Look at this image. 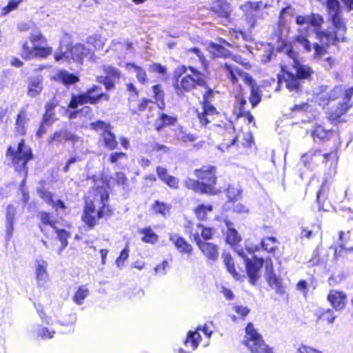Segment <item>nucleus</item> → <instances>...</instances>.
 <instances>
[{"mask_svg": "<svg viewBox=\"0 0 353 353\" xmlns=\"http://www.w3.org/2000/svg\"><path fill=\"white\" fill-rule=\"evenodd\" d=\"M224 68L228 72V79L233 83H236L238 81L237 75H242L244 82L248 85L250 88H252V86H256L252 76L248 73H243L238 68L228 63H225Z\"/></svg>", "mask_w": 353, "mask_h": 353, "instance_id": "14", "label": "nucleus"}, {"mask_svg": "<svg viewBox=\"0 0 353 353\" xmlns=\"http://www.w3.org/2000/svg\"><path fill=\"white\" fill-rule=\"evenodd\" d=\"M169 263L166 260H164L160 264L156 265L154 268V274L158 276H163L167 274L169 269Z\"/></svg>", "mask_w": 353, "mask_h": 353, "instance_id": "50", "label": "nucleus"}, {"mask_svg": "<svg viewBox=\"0 0 353 353\" xmlns=\"http://www.w3.org/2000/svg\"><path fill=\"white\" fill-rule=\"evenodd\" d=\"M188 70L190 74H187L190 76L192 81H194L196 86L207 88L206 77L204 73L199 71L192 66H189Z\"/></svg>", "mask_w": 353, "mask_h": 353, "instance_id": "30", "label": "nucleus"}, {"mask_svg": "<svg viewBox=\"0 0 353 353\" xmlns=\"http://www.w3.org/2000/svg\"><path fill=\"white\" fill-rule=\"evenodd\" d=\"M48 263L42 259L36 260L35 274L37 277V285L38 287H44L49 280L47 272Z\"/></svg>", "mask_w": 353, "mask_h": 353, "instance_id": "17", "label": "nucleus"}, {"mask_svg": "<svg viewBox=\"0 0 353 353\" xmlns=\"http://www.w3.org/2000/svg\"><path fill=\"white\" fill-rule=\"evenodd\" d=\"M319 319L322 321H327L328 323H332L336 319V316L334 315L333 312L330 310H323L319 315Z\"/></svg>", "mask_w": 353, "mask_h": 353, "instance_id": "53", "label": "nucleus"}, {"mask_svg": "<svg viewBox=\"0 0 353 353\" xmlns=\"http://www.w3.org/2000/svg\"><path fill=\"white\" fill-rule=\"evenodd\" d=\"M194 174L199 180L188 179L185 181L186 187L196 192L214 194V185L216 181L215 167L203 166L199 170H196Z\"/></svg>", "mask_w": 353, "mask_h": 353, "instance_id": "4", "label": "nucleus"}, {"mask_svg": "<svg viewBox=\"0 0 353 353\" xmlns=\"http://www.w3.org/2000/svg\"><path fill=\"white\" fill-rule=\"evenodd\" d=\"M43 90V77L35 76L30 77L28 83V95L34 98L38 96Z\"/></svg>", "mask_w": 353, "mask_h": 353, "instance_id": "21", "label": "nucleus"}, {"mask_svg": "<svg viewBox=\"0 0 353 353\" xmlns=\"http://www.w3.org/2000/svg\"><path fill=\"white\" fill-rule=\"evenodd\" d=\"M89 290L88 288L85 285H82L79 288L78 290L76 292L73 301L77 305H81L84 301V299L88 296Z\"/></svg>", "mask_w": 353, "mask_h": 353, "instance_id": "41", "label": "nucleus"}, {"mask_svg": "<svg viewBox=\"0 0 353 353\" xmlns=\"http://www.w3.org/2000/svg\"><path fill=\"white\" fill-rule=\"evenodd\" d=\"M30 41L32 46H29L27 42L23 45L21 55L24 59L45 58L52 53V48L43 46L46 43V39L39 30L32 31Z\"/></svg>", "mask_w": 353, "mask_h": 353, "instance_id": "6", "label": "nucleus"}, {"mask_svg": "<svg viewBox=\"0 0 353 353\" xmlns=\"http://www.w3.org/2000/svg\"><path fill=\"white\" fill-rule=\"evenodd\" d=\"M344 4L349 8L353 9V0H341ZM327 9L329 15L331 17L332 22H340L339 3L337 0H327Z\"/></svg>", "mask_w": 353, "mask_h": 353, "instance_id": "16", "label": "nucleus"}, {"mask_svg": "<svg viewBox=\"0 0 353 353\" xmlns=\"http://www.w3.org/2000/svg\"><path fill=\"white\" fill-rule=\"evenodd\" d=\"M325 199H326L325 190L324 186L322 185L321 189L316 193V201H317V203L319 205V209L320 210H325V209L323 208V205H321V201H323L324 202Z\"/></svg>", "mask_w": 353, "mask_h": 353, "instance_id": "59", "label": "nucleus"}, {"mask_svg": "<svg viewBox=\"0 0 353 353\" xmlns=\"http://www.w3.org/2000/svg\"><path fill=\"white\" fill-rule=\"evenodd\" d=\"M92 128L95 130H101L103 132L110 130V124L103 121H97L91 123Z\"/></svg>", "mask_w": 353, "mask_h": 353, "instance_id": "57", "label": "nucleus"}, {"mask_svg": "<svg viewBox=\"0 0 353 353\" xmlns=\"http://www.w3.org/2000/svg\"><path fill=\"white\" fill-rule=\"evenodd\" d=\"M97 80L99 83H103L105 85L107 90H110L114 86L113 79H110L109 77L101 76L98 77Z\"/></svg>", "mask_w": 353, "mask_h": 353, "instance_id": "61", "label": "nucleus"}, {"mask_svg": "<svg viewBox=\"0 0 353 353\" xmlns=\"http://www.w3.org/2000/svg\"><path fill=\"white\" fill-rule=\"evenodd\" d=\"M87 43L93 46L97 50L103 47L104 44L103 39L100 35H94L87 39Z\"/></svg>", "mask_w": 353, "mask_h": 353, "instance_id": "47", "label": "nucleus"}, {"mask_svg": "<svg viewBox=\"0 0 353 353\" xmlns=\"http://www.w3.org/2000/svg\"><path fill=\"white\" fill-rule=\"evenodd\" d=\"M28 121L29 119L26 111L24 109L21 110L15 123V129L19 134L23 135L26 134Z\"/></svg>", "mask_w": 353, "mask_h": 353, "instance_id": "29", "label": "nucleus"}, {"mask_svg": "<svg viewBox=\"0 0 353 353\" xmlns=\"http://www.w3.org/2000/svg\"><path fill=\"white\" fill-rule=\"evenodd\" d=\"M64 140L71 141L74 143L79 140V137L71 133L68 130L62 129L55 132L53 135L48 139V143H52L54 141L61 143Z\"/></svg>", "mask_w": 353, "mask_h": 353, "instance_id": "24", "label": "nucleus"}, {"mask_svg": "<svg viewBox=\"0 0 353 353\" xmlns=\"http://www.w3.org/2000/svg\"><path fill=\"white\" fill-rule=\"evenodd\" d=\"M139 233L143 235L141 240L144 243L154 244L158 241V235L150 228L141 229L139 230Z\"/></svg>", "mask_w": 353, "mask_h": 353, "instance_id": "37", "label": "nucleus"}, {"mask_svg": "<svg viewBox=\"0 0 353 353\" xmlns=\"http://www.w3.org/2000/svg\"><path fill=\"white\" fill-rule=\"evenodd\" d=\"M226 225L228 228L226 241L228 243L234 245L240 241L241 237L239 235L238 232L232 227V223L227 221Z\"/></svg>", "mask_w": 353, "mask_h": 353, "instance_id": "35", "label": "nucleus"}, {"mask_svg": "<svg viewBox=\"0 0 353 353\" xmlns=\"http://www.w3.org/2000/svg\"><path fill=\"white\" fill-rule=\"evenodd\" d=\"M223 258L224 264L227 268L228 271L233 276L234 279H239L240 276L235 270L234 261L231 255L228 254H223Z\"/></svg>", "mask_w": 353, "mask_h": 353, "instance_id": "39", "label": "nucleus"}, {"mask_svg": "<svg viewBox=\"0 0 353 353\" xmlns=\"http://www.w3.org/2000/svg\"><path fill=\"white\" fill-rule=\"evenodd\" d=\"M212 9L223 17H228L231 11L230 3L227 0H213Z\"/></svg>", "mask_w": 353, "mask_h": 353, "instance_id": "27", "label": "nucleus"}, {"mask_svg": "<svg viewBox=\"0 0 353 353\" xmlns=\"http://www.w3.org/2000/svg\"><path fill=\"white\" fill-rule=\"evenodd\" d=\"M331 131L327 130L321 125H315L312 130V137L315 142L325 141Z\"/></svg>", "mask_w": 353, "mask_h": 353, "instance_id": "33", "label": "nucleus"}, {"mask_svg": "<svg viewBox=\"0 0 353 353\" xmlns=\"http://www.w3.org/2000/svg\"><path fill=\"white\" fill-rule=\"evenodd\" d=\"M37 335L43 339H51L53 337L54 332H50L48 328L39 327L37 331Z\"/></svg>", "mask_w": 353, "mask_h": 353, "instance_id": "58", "label": "nucleus"}, {"mask_svg": "<svg viewBox=\"0 0 353 353\" xmlns=\"http://www.w3.org/2000/svg\"><path fill=\"white\" fill-rule=\"evenodd\" d=\"M328 96L329 87L325 85H320L316 92V100L319 105H321L323 108L331 101L330 99H328Z\"/></svg>", "mask_w": 353, "mask_h": 353, "instance_id": "34", "label": "nucleus"}, {"mask_svg": "<svg viewBox=\"0 0 353 353\" xmlns=\"http://www.w3.org/2000/svg\"><path fill=\"white\" fill-rule=\"evenodd\" d=\"M38 192L40 197L43 199L48 204H52V201H54L52 199V192L47 191L44 189L39 190Z\"/></svg>", "mask_w": 353, "mask_h": 353, "instance_id": "62", "label": "nucleus"}, {"mask_svg": "<svg viewBox=\"0 0 353 353\" xmlns=\"http://www.w3.org/2000/svg\"><path fill=\"white\" fill-rule=\"evenodd\" d=\"M153 209L156 213H159L164 216L170 212V207L166 203L159 201H155Z\"/></svg>", "mask_w": 353, "mask_h": 353, "instance_id": "45", "label": "nucleus"}, {"mask_svg": "<svg viewBox=\"0 0 353 353\" xmlns=\"http://www.w3.org/2000/svg\"><path fill=\"white\" fill-rule=\"evenodd\" d=\"M20 0H10L8 5L1 9L0 14L6 15L10 11L15 10L17 8L18 5L20 3Z\"/></svg>", "mask_w": 353, "mask_h": 353, "instance_id": "55", "label": "nucleus"}, {"mask_svg": "<svg viewBox=\"0 0 353 353\" xmlns=\"http://www.w3.org/2000/svg\"><path fill=\"white\" fill-rule=\"evenodd\" d=\"M70 38L65 37L60 41L58 50L54 53V59L57 61L65 59L66 61L72 59L77 62H81L85 57L89 59H92L94 52L91 49H87L83 44H76L70 47Z\"/></svg>", "mask_w": 353, "mask_h": 353, "instance_id": "5", "label": "nucleus"}, {"mask_svg": "<svg viewBox=\"0 0 353 353\" xmlns=\"http://www.w3.org/2000/svg\"><path fill=\"white\" fill-rule=\"evenodd\" d=\"M350 237V232L348 231L347 232H339V246L341 250H345V244L347 243L348 240Z\"/></svg>", "mask_w": 353, "mask_h": 353, "instance_id": "56", "label": "nucleus"}, {"mask_svg": "<svg viewBox=\"0 0 353 353\" xmlns=\"http://www.w3.org/2000/svg\"><path fill=\"white\" fill-rule=\"evenodd\" d=\"M297 353H323V352L316 349L313 348L312 347L302 344L297 348Z\"/></svg>", "mask_w": 353, "mask_h": 353, "instance_id": "64", "label": "nucleus"}, {"mask_svg": "<svg viewBox=\"0 0 353 353\" xmlns=\"http://www.w3.org/2000/svg\"><path fill=\"white\" fill-rule=\"evenodd\" d=\"M194 81H192L190 75H185L175 85V92L179 97L182 96L183 92H189L195 88Z\"/></svg>", "mask_w": 353, "mask_h": 353, "instance_id": "26", "label": "nucleus"}, {"mask_svg": "<svg viewBox=\"0 0 353 353\" xmlns=\"http://www.w3.org/2000/svg\"><path fill=\"white\" fill-rule=\"evenodd\" d=\"M170 241L175 245L178 251L181 254H190L192 252V245L185 239L177 234H170Z\"/></svg>", "mask_w": 353, "mask_h": 353, "instance_id": "22", "label": "nucleus"}, {"mask_svg": "<svg viewBox=\"0 0 353 353\" xmlns=\"http://www.w3.org/2000/svg\"><path fill=\"white\" fill-rule=\"evenodd\" d=\"M56 81L61 82L64 85H72L79 81V77L67 70H59L54 77Z\"/></svg>", "mask_w": 353, "mask_h": 353, "instance_id": "28", "label": "nucleus"}, {"mask_svg": "<svg viewBox=\"0 0 353 353\" xmlns=\"http://www.w3.org/2000/svg\"><path fill=\"white\" fill-rule=\"evenodd\" d=\"M109 100V96L101 91V88L98 85H93L85 92L78 94H73L69 103L68 108L76 109L79 105L90 103L97 104L101 99Z\"/></svg>", "mask_w": 353, "mask_h": 353, "instance_id": "7", "label": "nucleus"}, {"mask_svg": "<svg viewBox=\"0 0 353 353\" xmlns=\"http://www.w3.org/2000/svg\"><path fill=\"white\" fill-rule=\"evenodd\" d=\"M205 88L207 89V91L203 96V111L197 114L199 122L203 126H206L210 123L214 119V115L218 114L217 110L211 103V100L214 97L213 90L208 85Z\"/></svg>", "mask_w": 353, "mask_h": 353, "instance_id": "9", "label": "nucleus"}, {"mask_svg": "<svg viewBox=\"0 0 353 353\" xmlns=\"http://www.w3.org/2000/svg\"><path fill=\"white\" fill-rule=\"evenodd\" d=\"M275 238L268 237L264 239L260 245L253 246L246 245L245 250L239 245L234 247V251L244 260L249 281L252 285H255L258 280L259 277V272L263 264V258H258L256 256L253 255V254L261 249L268 252H272L275 250Z\"/></svg>", "mask_w": 353, "mask_h": 353, "instance_id": "2", "label": "nucleus"}, {"mask_svg": "<svg viewBox=\"0 0 353 353\" xmlns=\"http://www.w3.org/2000/svg\"><path fill=\"white\" fill-rule=\"evenodd\" d=\"M17 207L13 204H9L6 210V235L5 240L9 242L13 236L14 225L15 223V216L17 214Z\"/></svg>", "mask_w": 353, "mask_h": 353, "instance_id": "15", "label": "nucleus"}, {"mask_svg": "<svg viewBox=\"0 0 353 353\" xmlns=\"http://www.w3.org/2000/svg\"><path fill=\"white\" fill-rule=\"evenodd\" d=\"M327 300L331 303L335 310H341L345 306L347 297L346 294L341 291L330 290Z\"/></svg>", "mask_w": 353, "mask_h": 353, "instance_id": "18", "label": "nucleus"}, {"mask_svg": "<svg viewBox=\"0 0 353 353\" xmlns=\"http://www.w3.org/2000/svg\"><path fill=\"white\" fill-rule=\"evenodd\" d=\"M332 153L323 154L321 150L312 149L301 156V161L308 169H313L321 163H327Z\"/></svg>", "mask_w": 353, "mask_h": 353, "instance_id": "10", "label": "nucleus"}, {"mask_svg": "<svg viewBox=\"0 0 353 353\" xmlns=\"http://www.w3.org/2000/svg\"><path fill=\"white\" fill-rule=\"evenodd\" d=\"M312 30L316 32L318 39L321 45L316 43L312 44L310 41L303 36H299L297 43L301 45L307 52H310L312 48L314 50V57H321L325 52V46L329 44L335 45L341 40H343V34L345 32V23H330L326 30H321L322 23H308Z\"/></svg>", "mask_w": 353, "mask_h": 353, "instance_id": "1", "label": "nucleus"}, {"mask_svg": "<svg viewBox=\"0 0 353 353\" xmlns=\"http://www.w3.org/2000/svg\"><path fill=\"white\" fill-rule=\"evenodd\" d=\"M101 137L103 138L105 148L110 150H113L117 148L118 143L116 140L115 135L111 132L110 130L103 132Z\"/></svg>", "mask_w": 353, "mask_h": 353, "instance_id": "36", "label": "nucleus"}, {"mask_svg": "<svg viewBox=\"0 0 353 353\" xmlns=\"http://www.w3.org/2000/svg\"><path fill=\"white\" fill-rule=\"evenodd\" d=\"M81 219L90 228H93L96 225L98 219L97 212L92 203H86Z\"/></svg>", "mask_w": 353, "mask_h": 353, "instance_id": "19", "label": "nucleus"}, {"mask_svg": "<svg viewBox=\"0 0 353 353\" xmlns=\"http://www.w3.org/2000/svg\"><path fill=\"white\" fill-rule=\"evenodd\" d=\"M199 330L202 331L208 338H210L212 334V331L209 330L206 325L203 327H198L196 331L188 332L186 339L184 341V345L187 348L190 347V350H185L180 348L179 353H190L196 349L201 339V335L198 332Z\"/></svg>", "mask_w": 353, "mask_h": 353, "instance_id": "11", "label": "nucleus"}, {"mask_svg": "<svg viewBox=\"0 0 353 353\" xmlns=\"http://www.w3.org/2000/svg\"><path fill=\"white\" fill-rule=\"evenodd\" d=\"M56 232L57 234L58 238L61 243V246L59 250V254L63 250H64L68 245V239L70 236L69 233L64 229H57L55 227Z\"/></svg>", "mask_w": 353, "mask_h": 353, "instance_id": "42", "label": "nucleus"}, {"mask_svg": "<svg viewBox=\"0 0 353 353\" xmlns=\"http://www.w3.org/2000/svg\"><path fill=\"white\" fill-rule=\"evenodd\" d=\"M197 228L198 230L195 234H196L197 232H199V234L201 233V236L204 240H209L212 238L214 233V231L212 228H205L201 224H198Z\"/></svg>", "mask_w": 353, "mask_h": 353, "instance_id": "44", "label": "nucleus"}, {"mask_svg": "<svg viewBox=\"0 0 353 353\" xmlns=\"http://www.w3.org/2000/svg\"><path fill=\"white\" fill-rule=\"evenodd\" d=\"M194 239L196 245L201 250L202 253L209 259L216 261L219 258L218 247L211 243L203 242L201 241L199 232L194 234Z\"/></svg>", "mask_w": 353, "mask_h": 353, "instance_id": "13", "label": "nucleus"}, {"mask_svg": "<svg viewBox=\"0 0 353 353\" xmlns=\"http://www.w3.org/2000/svg\"><path fill=\"white\" fill-rule=\"evenodd\" d=\"M212 207L211 205H200L195 209V214L200 220H204L206 218L208 212H211Z\"/></svg>", "mask_w": 353, "mask_h": 353, "instance_id": "48", "label": "nucleus"}, {"mask_svg": "<svg viewBox=\"0 0 353 353\" xmlns=\"http://www.w3.org/2000/svg\"><path fill=\"white\" fill-rule=\"evenodd\" d=\"M157 173L159 179L168 185L170 188L177 190L179 188V179L168 174L166 168L158 166Z\"/></svg>", "mask_w": 353, "mask_h": 353, "instance_id": "20", "label": "nucleus"}, {"mask_svg": "<svg viewBox=\"0 0 353 353\" xmlns=\"http://www.w3.org/2000/svg\"><path fill=\"white\" fill-rule=\"evenodd\" d=\"M32 149L21 139L17 144L10 145L6 152V159L8 165L14 168L19 173L28 174L27 163L33 159Z\"/></svg>", "mask_w": 353, "mask_h": 353, "instance_id": "3", "label": "nucleus"}, {"mask_svg": "<svg viewBox=\"0 0 353 353\" xmlns=\"http://www.w3.org/2000/svg\"><path fill=\"white\" fill-rule=\"evenodd\" d=\"M286 54L292 59L290 63L291 70L294 72L301 80L307 79L313 72L310 67L301 63L298 60V54L293 49H288Z\"/></svg>", "mask_w": 353, "mask_h": 353, "instance_id": "12", "label": "nucleus"}, {"mask_svg": "<svg viewBox=\"0 0 353 353\" xmlns=\"http://www.w3.org/2000/svg\"><path fill=\"white\" fill-rule=\"evenodd\" d=\"M268 282L270 286L274 289L277 294H283L285 293V288L282 285V279L278 277L274 272L269 274Z\"/></svg>", "mask_w": 353, "mask_h": 353, "instance_id": "32", "label": "nucleus"}, {"mask_svg": "<svg viewBox=\"0 0 353 353\" xmlns=\"http://www.w3.org/2000/svg\"><path fill=\"white\" fill-rule=\"evenodd\" d=\"M104 72L107 74L106 77H109L112 79H119L120 72L119 70L114 67L111 65H105Z\"/></svg>", "mask_w": 353, "mask_h": 353, "instance_id": "52", "label": "nucleus"}, {"mask_svg": "<svg viewBox=\"0 0 353 353\" xmlns=\"http://www.w3.org/2000/svg\"><path fill=\"white\" fill-rule=\"evenodd\" d=\"M294 14V10L290 7L288 6L283 8L280 14V19L283 21V22H285L286 21H292L291 17Z\"/></svg>", "mask_w": 353, "mask_h": 353, "instance_id": "54", "label": "nucleus"}, {"mask_svg": "<svg viewBox=\"0 0 353 353\" xmlns=\"http://www.w3.org/2000/svg\"><path fill=\"white\" fill-rule=\"evenodd\" d=\"M251 89V94L250 97V101L252 107H255L261 101V94L259 88L256 86H252Z\"/></svg>", "mask_w": 353, "mask_h": 353, "instance_id": "43", "label": "nucleus"}, {"mask_svg": "<svg viewBox=\"0 0 353 353\" xmlns=\"http://www.w3.org/2000/svg\"><path fill=\"white\" fill-rule=\"evenodd\" d=\"M260 4H261V1L258 2H247L244 5H243L241 8V10L245 12H248V11H250L252 10H256L259 7Z\"/></svg>", "mask_w": 353, "mask_h": 353, "instance_id": "63", "label": "nucleus"}, {"mask_svg": "<svg viewBox=\"0 0 353 353\" xmlns=\"http://www.w3.org/2000/svg\"><path fill=\"white\" fill-rule=\"evenodd\" d=\"M123 158H127V154L125 152H112L109 156L110 162L112 164L117 163L119 161Z\"/></svg>", "mask_w": 353, "mask_h": 353, "instance_id": "60", "label": "nucleus"}, {"mask_svg": "<svg viewBox=\"0 0 353 353\" xmlns=\"http://www.w3.org/2000/svg\"><path fill=\"white\" fill-rule=\"evenodd\" d=\"M296 22H323V18L319 14H314L306 17L298 16Z\"/></svg>", "mask_w": 353, "mask_h": 353, "instance_id": "49", "label": "nucleus"}, {"mask_svg": "<svg viewBox=\"0 0 353 353\" xmlns=\"http://www.w3.org/2000/svg\"><path fill=\"white\" fill-rule=\"evenodd\" d=\"M39 216L43 225H49L52 228L55 229V222L52 219L50 213L46 212H41Z\"/></svg>", "mask_w": 353, "mask_h": 353, "instance_id": "46", "label": "nucleus"}, {"mask_svg": "<svg viewBox=\"0 0 353 353\" xmlns=\"http://www.w3.org/2000/svg\"><path fill=\"white\" fill-rule=\"evenodd\" d=\"M108 194H103L101 195V201L102 203V206L100 208V209L97 211V219H100L105 216H110V210L108 205H106L105 202L108 199Z\"/></svg>", "mask_w": 353, "mask_h": 353, "instance_id": "40", "label": "nucleus"}, {"mask_svg": "<svg viewBox=\"0 0 353 353\" xmlns=\"http://www.w3.org/2000/svg\"><path fill=\"white\" fill-rule=\"evenodd\" d=\"M351 104H347L343 102H339L336 105L330 108L328 112V119L332 122L336 121L343 114H345L350 108Z\"/></svg>", "mask_w": 353, "mask_h": 353, "instance_id": "25", "label": "nucleus"}, {"mask_svg": "<svg viewBox=\"0 0 353 353\" xmlns=\"http://www.w3.org/2000/svg\"><path fill=\"white\" fill-rule=\"evenodd\" d=\"M127 68H133L136 72L137 79L141 84H145L148 82V77L145 70L141 67L137 65L134 63H127Z\"/></svg>", "mask_w": 353, "mask_h": 353, "instance_id": "38", "label": "nucleus"}, {"mask_svg": "<svg viewBox=\"0 0 353 353\" xmlns=\"http://www.w3.org/2000/svg\"><path fill=\"white\" fill-rule=\"evenodd\" d=\"M176 121V117L162 113L161 114L159 119L156 120L154 123V128L159 132L165 126L174 125Z\"/></svg>", "mask_w": 353, "mask_h": 353, "instance_id": "31", "label": "nucleus"}, {"mask_svg": "<svg viewBox=\"0 0 353 353\" xmlns=\"http://www.w3.org/2000/svg\"><path fill=\"white\" fill-rule=\"evenodd\" d=\"M244 343L252 353H272V349L265 343L252 323L245 327Z\"/></svg>", "mask_w": 353, "mask_h": 353, "instance_id": "8", "label": "nucleus"}, {"mask_svg": "<svg viewBox=\"0 0 353 353\" xmlns=\"http://www.w3.org/2000/svg\"><path fill=\"white\" fill-rule=\"evenodd\" d=\"M343 93V88L341 85L335 86L332 89H330L329 88V96L328 99H330V101H334L336 99L339 98L341 96H342Z\"/></svg>", "mask_w": 353, "mask_h": 353, "instance_id": "51", "label": "nucleus"}, {"mask_svg": "<svg viewBox=\"0 0 353 353\" xmlns=\"http://www.w3.org/2000/svg\"><path fill=\"white\" fill-rule=\"evenodd\" d=\"M282 70L284 72L286 88L291 92H298L301 88V79L291 70H285L283 68Z\"/></svg>", "mask_w": 353, "mask_h": 353, "instance_id": "23", "label": "nucleus"}]
</instances>
